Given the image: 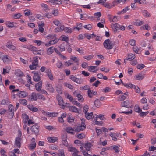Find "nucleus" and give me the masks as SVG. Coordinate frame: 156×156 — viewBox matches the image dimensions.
<instances>
[{
    "mask_svg": "<svg viewBox=\"0 0 156 156\" xmlns=\"http://www.w3.org/2000/svg\"><path fill=\"white\" fill-rule=\"evenodd\" d=\"M49 148L52 150H57L58 149V147L56 145L51 144L49 145Z\"/></svg>",
    "mask_w": 156,
    "mask_h": 156,
    "instance_id": "nucleus-38",
    "label": "nucleus"
},
{
    "mask_svg": "<svg viewBox=\"0 0 156 156\" xmlns=\"http://www.w3.org/2000/svg\"><path fill=\"white\" fill-rule=\"evenodd\" d=\"M21 139L20 137H17L15 139V142L14 144V147L20 148L21 146Z\"/></svg>",
    "mask_w": 156,
    "mask_h": 156,
    "instance_id": "nucleus-11",
    "label": "nucleus"
},
{
    "mask_svg": "<svg viewBox=\"0 0 156 156\" xmlns=\"http://www.w3.org/2000/svg\"><path fill=\"white\" fill-rule=\"evenodd\" d=\"M87 92L88 95L90 97H92L93 95H96L97 94L96 92L91 91L90 88L88 90Z\"/></svg>",
    "mask_w": 156,
    "mask_h": 156,
    "instance_id": "nucleus-33",
    "label": "nucleus"
},
{
    "mask_svg": "<svg viewBox=\"0 0 156 156\" xmlns=\"http://www.w3.org/2000/svg\"><path fill=\"white\" fill-rule=\"evenodd\" d=\"M37 94L38 93H35L33 92L31 95L30 96V98L31 100L36 101L37 99Z\"/></svg>",
    "mask_w": 156,
    "mask_h": 156,
    "instance_id": "nucleus-24",
    "label": "nucleus"
},
{
    "mask_svg": "<svg viewBox=\"0 0 156 156\" xmlns=\"http://www.w3.org/2000/svg\"><path fill=\"white\" fill-rule=\"evenodd\" d=\"M46 73L47 76L49 79L51 80H53L54 79L51 70L49 69H48L46 71Z\"/></svg>",
    "mask_w": 156,
    "mask_h": 156,
    "instance_id": "nucleus-18",
    "label": "nucleus"
},
{
    "mask_svg": "<svg viewBox=\"0 0 156 156\" xmlns=\"http://www.w3.org/2000/svg\"><path fill=\"white\" fill-rule=\"evenodd\" d=\"M140 29L141 30H149L150 29L151 27L148 24H146L141 26Z\"/></svg>",
    "mask_w": 156,
    "mask_h": 156,
    "instance_id": "nucleus-45",
    "label": "nucleus"
},
{
    "mask_svg": "<svg viewBox=\"0 0 156 156\" xmlns=\"http://www.w3.org/2000/svg\"><path fill=\"white\" fill-rule=\"evenodd\" d=\"M94 57V55H91L87 56H84L83 58L85 59L88 60H90L92 59Z\"/></svg>",
    "mask_w": 156,
    "mask_h": 156,
    "instance_id": "nucleus-61",
    "label": "nucleus"
},
{
    "mask_svg": "<svg viewBox=\"0 0 156 156\" xmlns=\"http://www.w3.org/2000/svg\"><path fill=\"white\" fill-rule=\"evenodd\" d=\"M56 36L55 35L49 34L45 37L46 38V40H51L55 38Z\"/></svg>",
    "mask_w": 156,
    "mask_h": 156,
    "instance_id": "nucleus-42",
    "label": "nucleus"
},
{
    "mask_svg": "<svg viewBox=\"0 0 156 156\" xmlns=\"http://www.w3.org/2000/svg\"><path fill=\"white\" fill-rule=\"evenodd\" d=\"M145 74L143 72H140L136 75L134 77V79L136 80H141L144 77Z\"/></svg>",
    "mask_w": 156,
    "mask_h": 156,
    "instance_id": "nucleus-4",
    "label": "nucleus"
},
{
    "mask_svg": "<svg viewBox=\"0 0 156 156\" xmlns=\"http://www.w3.org/2000/svg\"><path fill=\"white\" fill-rule=\"evenodd\" d=\"M120 81L122 84L125 87L127 88H133V87H135V85L131 83L130 82H128L127 83H125L123 82L121 80H120Z\"/></svg>",
    "mask_w": 156,
    "mask_h": 156,
    "instance_id": "nucleus-12",
    "label": "nucleus"
},
{
    "mask_svg": "<svg viewBox=\"0 0 156 156\" xmlns=\"http://www.w3.org/2000/svg\"><path fill=\"white\" fill-rule=\"evenodd\" d=\"M60 39L62 41H66V42H67L69 41L68 37L64 35H62L60 37Z\"/></svg>",
    "mask_w": 156,
    "mask_h": 156,
    "instance_id": "nucleus-49",
    "label": "nucleus"
},
{
    "mask_svg": "<svg viewBox=\"0 0 156 156\" xmlns=\"http://www.w3.org/2000/svg\"><path fill=\"white\" fill-rule=\"evenodd\" d=\"M68 150L69 151L71 152H78L77 150L75 147H73L71 145H69L68 147Z\"/></svg>",
    "mask_w": 156,
    "mask_h": 156,
    "instance_id": "nucleus-26",
    "label": "nucleus"
},
{
    "mask_svg": "<svg viewBox=\"0 0 156 156\" xmlns=\"http://www.w3.org/2000/svg\"><path fill=\"white\" fill-rule=\"evenodd\" d=\"M67 135L66 133L63 134L62 136V143L66 147L68 146V143L67 141Z\"/></svg>",
    "mask_w": 156,
    "mask_h": 156,
    "instance_id": "nucleus-10",
    "label": "nucleus"
},
{
    "mask_svg": "<svg viewBox=\"0 0 156 156\" xmlns=\"http://www.w3.org/2000/svg\"><path fill=\"white\" fill-rule=\"evenodd\" d=\"M88 69L90 71L94 72L98 71V69L96 66H90L88 67Z\"/></svg>",
    "mask_w": 156,
    "mask_h": 156,
    "instance_id": "nucleus-19",
    "label": "nucleus"
},
{
    "mask_svg": "<svg viewBox=\"0 0 156 156\" xmlns=\"http://www.w3.org/2000/svg\"><path fill=\"white\" fill-rule=\"evenodd\" d=\"M94 105L97 108H98L101 105V103L99 100H96L95 101Z\"/></svg>",
    "mask_w": 156,
    "mask_h": 156,
    "instance_id": "nucleus-58",
    "label": "nucleus"
},
{
    "mask_svg": "<svg viewBox=\"0 0 156 156\" xmlns=\"http://www.w3.org/2000/svg\"><path fill=\"white\" fill-rule=\"evenodd\" d=\"M59 41V39H57L55 37V38L50 40L49 42H46L45 44V45L46 47H48L51 45L57 43Z\"/></svg>",
    "mask_w": 156,
    "mask_h": 156,
    "instance_id": "nucleus-7",
    "label": "nucleus"
},
{
    "mask_svg": "<svg viewBox=\"0 0 156 156\" xmlns=\"http://www.w3.org/2000/svg\"><path fill=\"white\" fill-rule=\"evenodd\" d=\"M129 102L127 101L122 102L121 103V105L122 107H127L129 106Z\"/></svg>",
    "mask_w": 156,
    "mask_h": 156,
    "instance_id": "nucleus-52",
    "label": "nucleus"
},
{
    "mask_svg": "<svg viewBox=\"0 0 156 156\" xmlns=\"http://www.w3.org/2000/svg\"><path fill=\"white\" fill-rule=\"evenodd\" d=\"M74 82L77 84H80L82 83L83 80L81 78H76Z\"/></svg>",
    "mask_w": 156,
    "mask_h": 156,
    "instance_id": "nucleus-60",
    "label": "nucleus"
},
{
    "mask_svg": "<svg viewBox=\"0 0 156 156\" xmlns=\"http://www.w3.org/2000/svg\"><path fill=\"white\" fill-rule=\"evenodd\" d=\"M41 6V7L44 8V10L46 12L48 11L49 9L48 7V6L47 4L44 3H41L40 4Z\"/></svg>",
    "mask_w": 156,
    "mask_h": 156,
    "instance_id": "nucleus-40",
    "label": "nucleus"
},
{
    "mask_svg": "<svg viewBox=\"0 0 156 156\" xmlns=\"http://www.w3.org/2000/svg\"><path fill=\"white\" fill-rule=\"evenodd\" d=\"M120 147V146L119 145L118 146L113 145L112 147V149H114L115 152H118L119 151V148Z\"/></svg>",
    "mask_w": 156,
    "mask_h": 156,
    "instance_id": "nucleus-55",
    "label": "nucleus"
},
{
    "mask_svg": "<svg viewBox=\"0 0 156 156\" xmlns=\"http://www.w3.org/2000/svg\"><path fill=\"white\" fill-rule=\"evenodd\" d=\"M135 58V55L133 54H130L128 55V56L126 58L127 60H131Z\"/></svg>",
    "mask_w": 156,
    "mask_h": 156,
    "instance_id": "nucleus-37",
    "label": "nucleus"
},
{
    "mask_svg": "<svg viewBox=\"0 0 156 156\" xmlns=\"http://www.w3.org/2000/svg\"><path fill=\"white\" fill-rule=\"evenodd\" d=\"M28 108L30 110L34 112H36L37 111V108L36 107H34L31 105H29L27 106Z\"/></svg>",
    "mask_w": 156,
    "mask_h": 156,
    "instance_id": "nucleus-32",
    "label": "nucleus"
},
{
    "mask_svg": "<svg viewBox=\"0 0 156 156\" xmlns=\"http://www.w3.org/2000/svg\"><path fill=\"white\" fill-rule=\"evenodd\" d=\"M33 79L35 81H38L40 80V77L38 72H34Z\"/></svg>",
    "mask_w": 156,
    "mask_h": 156,
    "instance_id": "nucleus-16",
    "label": "nucleus"
},
{
    "mask_svg": "<svg viewBox=\"0 0 156 156\" xmlns=\"http://www.w3.org/2000/svg\"><path fill=\"white\" fill-rule=\"evenodd\" d=\"M85 119L84 118H82L81 119V121L82 122L81 124L77 126V127H74L75 129V130L76 132H78L80 131H82L84 129L86 128V125L83 121H85Z\"/></svg>",
    "mask_w": 156,
    "mask_h": 156,
    "instance_id": "nucleus-3",
    "label": "nucleus"
},
{
    "mask_svg": "<svg viewBox=\"0 0 156 156\" xmlns=\"http://www.w3.org/2000/svg\"><path fill=\"white\" fill-rule=\"evenodd\" d=\"M90 88V87L87 85L80 87V89L81 90H88Z\"/></svg>",
    "mask_w": 156,
    "mask_h": 156,
    "instance_id": "nucleus-50",
    "label": "nucleus"
},
{
    "mask_svg": "<svg viewBox=\"0 0 156 156\" xmlns=\"http://www.w3.org/2000/svg\"><path fill=\"white\" fill-rule=\"evenodd\" d=\"M73 94L75 96L78 98V100L79 101H81L83 100L84 99L83 96L80 94H78L76 91H75L73 93Z\"/></svg>",
    "mask_w": 156,
    "mask_h": 156,
    "instance_id": "nucleus-23",
    "label": "nucleus"
},
{
    "mask_svg": "<svg viewBox=\"0 0 156 156\" xmlns=\"http://www.w3.org/2000/svg\"><path fill=\"white\" fill-rule=\"evenodd\" d=\"M65 96L72 103H73V101L75 100L73 99V97L67 93H66L65 94Z\"/></svg>",
    "mask_w": 156,
    "mask_h": 156,
    "instance_id": "nucleus-48",
    "label": "nucleus"
},
{
    "mask_svg": "<svg viewBox=\"0 0 156 156\" xmlns=\"http://www.w3.org/2000/svg\"><path fill=\"white\" fill-rule=\"evenodd\" d=\"M66 132L68 133L72 134H74L75 132L76 131L75 130V129L71 127H67L66 128Z\"/></svg>",
    "mask_w": 156,
    "mask_h": 156,
    "instance_id": "nucleus-21",
    "label": "nucleus"
},
{
    "mask_svg": "<svg viewBox=\"0 0 156 156\" xmlns=\"http://www.w3.org/2000/svg\"><path fill=\"white\" fill-rule=\"evenodd\" d=\"M42 85V82L41 81L38 82L35 85L36 89L37 91H39L41 90Z\"/></svg>",
    "mask_w": 156,
    "mask_h": 156,
    "instance_id": "nucleus-29",
    "label": "nucleus"
},
{
    "mask_svg": "<svg viewBox=\"0 0 156 156\" xmlns=\"http://www.w3.org/2000/svg\"><path fill=\"white\" fill-rule=\"evenodd\" d=\"M30 144L29 145V148L30 150L34 149L36 147V144L35 141V139L34 138H32L31 140Z\"/></svg>",
    "mask_w": 156,
    "mask_h": 156,
    "instance_id": "nucleus-9",
    "label": "nucleus"
},
{
    "mask_svg": "<svg viewBox=\"0 0 156 156\" xmlns=\"http://www.w3.org/2000/svg\"><path fill=\"white\" fill-rule=\"evenodd\" d=\"M47 2L51 3L53 5H59L61 3L60 1L58 0H50Z\"/></svg>",
    "mask_w": 156,
    "mask_h": 156,
    "instance_id": "nucleus-27",
    "label": "nucleus"
},
{
    "mask_svg": "<svg viewBox=\"0 0 156 156\" xmlns=\"http://www.w3.org/2000/svg\"><path fill=\"white\" fill-rule=\"evenodd\" d=\"M70 59L75 63H78L79 62V59L76 56L71 55L70 56Z\"/></svg>",
    "mask_w": 156,
    "mask_h": 156,
    "instance_id": "nucleus-36",
    "label": "nucleus"
},
{
    "mask_svg": "<svg viewBox=\"0 0 156 156\" xmlns=\"http://www.w3.org/2000/svg\"><path fill=\"white\" fill-rule=\"evenodd\" d=\"M133 50L135 53L139 54L140 53L141 51L140 48H139L136 46L133 48Z\"/></svg>",
    "mask_w": 156,
    "mask_h": 156,
    "instance_id": "nucleus-41",
    "label": "nucleus"
},
{
    "mask_svg": "<svg viewBox=\"0 0 156 156\" xmlns=\"http://www.w3.org/2000/svg\"><path fill=\"white\" fill-rule=\"evenodd\" d=\"M3 61L4 63H7L11 59L9 56L7 55H5L2 58Z\"/></svg>",
    "mask_w": 156,
    "mask_h": 156,
    "instance_id": "nucleus-31",
    "label": "nucleus"
},
{
    "mask_svg": "<svg viewBox=\"0 0 156 156\" xmlns=\"http://www.w3.org/2000/svg\"><path fill=\"white\" fill-rule=\"evenodd\" d=\"M80 149L81 151L82 152L84 156H91L90 155L85 151L83 149V147H80Z\"/></svg>",
    "mask_w": 156,
    "mask_h": 156,
    "instance_id": "nucleus-51",
    "label": "nucleus"
},
{
    "mask_svg": "<svg viewBox=\"0 0 156 156\" xmlns=\"http://www.w3.org/2000/svg\"><path fill=\"white\" fill-rule=\"evenodd\" d=\"M58 154L59 156H65L64 151L63 150H58Z\"/></svg>",
    "mask_w": 156,
    "mask_h": 156,
    "instance_id": "nucleus-64",
    "label": "nucleus"
},
{
    "mask_svg": "<svg viewBox=\"0 0 156 156\" xmlns=\"http://www.w3.org/2000/svg\"><path fill=\"white\" fill-rule=\"evenodd\" d=\"M55 49V48L51 47L49 48L47 50V53L48 54L50 55L52 54Z\"/></svg>",
    "mask_w": 156,
    "mask_h": 156,
    "instance_id": "nucleus-39",
    "label": "nucleus"
},
{
    "mask_svg": "<svg viewBox=\"0 0 156 156\" xmlns=\"http://www.w3.org/2000/svg\"><path fill=\"white\" fill-rule=\"evenodd\" d=\"M6 46L9 49L14 50L16 48V47L13 45L12 42L10 41H9L6 43Z\"/></svg>",
    "mask_w": 156,
    "mask_h": 156,
    "instance_id": "nucleus-17",
    "label": "nucleus"
},
{
    "mask_svg": "<svg viewBox=\"0 0 156 156\" xmlns=\"http://www.w3.org/2000/svg\"><path fill=\"white\" fill-rule=\"evenodd\" d=\"M39 126L37 124L33 125L31 127L32 131L35 134H37L39 131Z\"/></svg>",
    "mask_w": 156,
    "mask_h": 156,
    "instance_id": "nucleus-13",
    "label": "nucleus"
},
{
    "mask_svg": "<svg viewBox=\"0 0 156 156\" xmlns=\"http://www.w3.org/2000/svg\"><path fill=\"white\" fill-rule=\"evenodd\" d=\"M134 110L136 112H137L138 113H140L141 111V109L140 108L139 105H135Z\"/></svg>",
    "mask_w": 156,
    "mask_h": 156,
    "instance_id": "nucleus-46",
    "label": "nucleus"
},
{
    "mask_svg": "<svg viewBox=\"0 0 156 156\" xmlns=\"http://www.w3.org/2000/svg\"><path fill=\"white\" fill-rule=\"evenodd\" d=\"M143 22L142 21H137L133 22V24L137 26H140L143 24Z\"/></svg>",
    "mask_w": 156,
    "mask_h": 156,
    "instance_id": "nucleus-59",
    "label": "nucleus"
},
{
    "mask_svg": "<svg viewBox=\"0 0 156 156\" xmlns=\"http://www.w3.org/2000/svg\"><path fill=\"white\" fill-rule=\"evenodd\" d=\"M52 14H53L54 16H56L58 14V11L57 9H53L52 11Z\"/></svg>",
    "mask_w": 156,
    "mask_h": 156,
    "instance_id": "nucleus-63",
    "label": "nucleus"
},
{
    "mask_svg": "<svg viewBox=\"0 0 156 156\" xmlns=\"http://www.w3.org/2000/svg\"><path fill=\"white\" fill-rule=\"evenodd\" d=\"M47 89L50 92H53L54 91V89L52 87L51 84H48L46 86Z\"/></svg>",
    "mask_w": 156,
    "mask_h": 156,
    "instance_id": "nucleus-35",
    "label": "nucleus"
},
{
    "mask_svg": "<svg viewBox=\"0 0 156 156\" xmlns=\"http://www.w3.org/2000/svg\"><path fill=\"white\" fill-rule=\"evenodd\" d=\"M44 17H46L48 19L51 18L52 17V13L49 12H46L44 15Z\"/></svg>",
    "mask_w": 156,
    "mask_h": 156,
    "instance_id": "nucleus-54",
    "label": "nucleus"
},
{
    "mask_svg": "<svg viewBox=\"0 0 156 156\" xmlns=\"http://www.w3.org/2000/svg\"><path fill=\"white\" fill-rule=\"evenodd\" d=\"M84 36H85V37L88 39H90L91 38H93L95 36L93 34H84Z\"/></svg>",
    "mask_w": 156,
    "mask_h": 156,
    "instance_id": "nucleus-53",
    "label": "nucleus"
},
{
    "mask_svg": "<svg viewBox=\"0 0 156 156\" xmlns=\"http://www.w3.org/2000/svg\"><path fill=\"white\" fill-rule=\"evenodd\" d=\"M28 95V94L27 93L24 91H21L18 94L19 96L21 98L25 97Z\"/></svg>",
    "mask_w": 156,
    "mask_h": 156,
    "instance_id": "nucleus-30",
    "label": "nucleus"
},
{
    "mask_svg": "<svg viewBox=\"0 0 156 156\" xmlns=\"http://www.w3.org/2000/svg\"><path fill=\"white\" fill-rule=\"evenodd\" d=\"M48 142L49 143H53L58 141V139L55 137H48L47 138Z\"/></svg>",
    "mask_w": 156,
    "mask_h": 156,
    "instance_id": "nucleus-22",
    "label": "nucleus"
},
{
    "mask_svg": "<svg viewBox=\"0 0 156 156\" xmlns=\"http://www.w3.org/2000/svg\"><path fill=\"white\" fill-rule=\"evenodd\" d=\"M33 60L32 63L33 64H34L36 66H37L38 63V61L37 58V57H34L33 58Z\"/></svg>",
    "mask_w": 156,
    "mask_h": 156,
    "instance_id": "nucleus-57",
    "label": "nucleus"
},
{
    "mask_svg": "<svg viewBox=\"0 0 156 156\" xmlns=\"http://www.w3.org/2000/svg\"><path fill=\"white\" fill-rule=\"evenodd\" d=\"M94 16H97V17H91L92 20H96L97 21H98L100 20V17L101 15V12H99L97 13H95L94 14Z\"/></svg>",
    "mask_w": 156,
    "mask_h": 156,
    "instance_id": "nucleus-25",
    "label": "nucleus"
},
{
    "mask_svg": "<svg viewBox=\"0 0 156 156\" xmlns=\"http://www.w3.org/2000/svg\"><path fill=\"white\" fill-rule=\"evenodd\" d=\"M109 135L111 137L112 140L115 141H117V138L116 137V135L115 134V133H111L109 134Z\"/></svg>",
    "mask_w": 156,
    "mask_h": 156,
    "instance_id": "nucleus-44",
    "label": "nucleus"
},
{
    "mask_svg": "<svg viewBox=\"0 0 156 156\" xmlns=\"http://www.w3.org/2000/svg\"><path fill=\"white\" fill-rule=\"evenodd\" d=\"M104 47L107 49H110L113 47L114 43L111 41L109 39L105 40L103 43Z\"/></svg>",
    "mask_w": 156,
    "mask_h": 156,
    "instance_id": "nucleus-2",
    "label": "nucleus"
},
{
    "mask_svg": "<svg viewBox=\"0 0 156 156\" xmlns=\"http://www.w3.org/2000/svg\"><path fill=\"white\" fill-rule=\"evenodd\" d=\"M92 146V144L90 143H87L84 144L83 149L85 148L87 151H90L91 147Z\"/></svg>",
    "mask_w": 156,
    "mask_h": 156,
    "instance_id": "nucleus-15",
    "label": "nucleus"
},
{
    "mask_svg": "<svg viewBox=\"0 0 156 156\" xmlns=\"http://www.w3.org/2000/svg\"><path fill=\"white\" fill-rule=\"evenodd\" d=\"M111 26L112 28L115 31H117L120 27V25L116 23L114 24L112 23Z\"/></svg>",
    "mask_w": 156,
    "mask_h": 156,
    "instance_id": "nucleus-20",
    "label": "nucleus"
},
{
    "mask_svg": "<svg viewBox=\"0 0 156 156\" xmlns=\"http://www.w3.org/2000/svg\"><path fill=\"white\" fill-rule=\"evenodd\" d=\"M115 1L111 3H110L108 2H106L105 4H103V6L106 8L110 9L113 6H114L115 5Z\"/></svg>",
    "mask_w": 156,
    "mask_h": 156,
    "instance_id": "nucleus-14",
    "label": "nucleus"
},
{
    "mask_svg": "<svg viewBox=\"0 0 156 156\" xmlns=\"http://www.w3.org/2000/svg\"><path fill=\"white\" fill-rule=\"evenodd\" d=\"M142 14L144 16H145L147 18L150 17L151 16L149 13L146 10H144L142 11Z\"/></svg>",
    "mask_w": 156,
    "mask_h": 156,
    "instance_id": "nucleus-43",
    "label": "nucleus"
},
{
    "mask_svg": "<svg viewBox=\"0 0 156 156\" xmlns=\"http://www.w3.org/2000/svg\"><path fill=\"white\" fill-rule=\"evenodd\" d=\"M57 99L58 101L59 105L60 106L61 108H63L65 106V103L62 98L59 95H57Z\"/></svg>",
    "mask_w": 156,
    "mask_h": 156,
    "instance_id": "nucleus-8",
    "label": "nucleus"
},
{
    "mask_svg": "<svg viewBox=\"0 0 156 156\" xmlns=\"http://www.w3.org/2000/svg\"><path fill=\"white\" fill-rule=\"evenodd\" d=\"M19 102L20 104L23 105H26L27 104V101L25 99H23L20 100L19 101Z\"/></svg>",
    "mask_w": 156,
    "mask_h": 156,
    "instance_id": "nucleus-62",
    "label": "nucleus"
},
{
    "mask_svg": "<svg viewBox=\"0 0 156 156\" xmlns=\"http://www.w3.org/2000/svg\"><path fill=\"white\" fill-rule=\"evenodd\" d=\"M65 106L68 107L69 110L75 113H79L78 109L75 106H70L69 103H66Z\"/></svg>",
    "mask_w": 156,
    "mask_h": 156,
    "instance_id": "nucleus-6",
    "label": "nucleus"
},
{
    "mask_svg": "<svg viewBox=\"0 0 156 156\" xmlns=\"http://www.w3.org/2000/svg\"><path fill=\"white\" fill-rule=\"evenodd\" d=\"M105 20L103 19H101V22L98 23L97 26L99 28H103L104 27L103 24L105 23Z\"/></svg>",
    "mask_w": 156,
    "mask_h": 156,
    "instance_id": "nucleus-34",
    "label": "nucleus"
},
{
    "mask_svg": "<svg viewBox=\"0 0 156 156\" xmlns=\"http://www.w3.org/2000/svg\"><path fill=\"white\" fill-rule=\"evenodd\" d=\"M87 120H91L94 125L101 126L103 122L101 121L103 120V118H87Z\"/></svg>",
    "mask_w": 156,
    "mask_h": 156,
    "instance_id": "nucleus-1",
    "label": "nucleus"
},
{
    "mask_svg": "<svg viewBox=\"0 0 156 156\" xmlns=\"http://www.w3.org/2000/svg\"><path fill=\"white\" fill-rule=\"evenodd\" d=\"M64 31L67 33H71L72 31V29L70 27H65Z\"/></svg>",
    "mask_w": 156,
    "mask_h": 156,
    "instance_id": "nucleus-56",
    "label": "nucleus"
},
{
    "mask_svg": "<svg viewBox=\"0 0 156 156\" xmlns=\"http://www.w3.org/2000/svg\"><path fill=\"white\" fill-rule=\"evenodd\" d=\"M42 113L44 115L49 117H55L58 116V113L55 112L49 113L48 112L43 111H42Z\"/></svg>",
    "mask_w": 156,
    "mask_h": 156,
    "instance_id": "nucleus-5",
    "label": "nucleus"
},
{
    "mask_svg": "<svg viewBox=\"0 0 156 156\" xmlns=\"http://www.w3.org/2000/svg\"><path fill=\"white\" fill-rule=\"evenodd\" d=\"M5 24L8 27L12 28L14 27V23L8 21L5 22Z\"/></svg>",
    "mask_w": 156,
    "mask_h": 156,
    "instance_id": "nucleus-28",
    "label": "nucleus"
},
{
    "mask_svg": "<svg viewBox=\"0 0 156 156\" xmlns=\"http://www.w3.org/2000/svg\"><path fill=\"white\" fill-rule=\"evenodd\" d=\"M10 103V101L8 99H3L0 102V104L2 105H5Z\"/></svg>",
    "mask_w": 156,
    "mask_h": 156,
    "instance_id": "nucleus-47",
    "label": "nucleus"
}]
</instances>
